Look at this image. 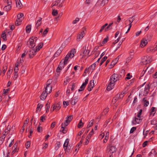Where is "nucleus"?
Returning a JSON list of instances; mask_svg holds the SVG:
<instances>
[{
    "label": "nucleus",
    "instance_id": "nucleus-1",
    "mask_svg": "<svg viewBox=\"0 0 157 157\" xmlns=\"http://www.w3.org/2000/svg\"><path fill=\"white\" fill-rule=\"evenodd\" d=\"M76 52V50L75 49H73L68 53L67 55L65 57V59L63 61V63L64 65L67 64L69 58H72L74 57L75 56L74 55L75 54Z\"/></svg>",
    "mask_w": 157,
    "mask_h": 157
},
{
    "label": "nucleus",
    "instance_id": "nucleus-2",
    "mask_svg": "<svg viewBox=\"0 0 157 157\" xmlns=\"http://www.w3.org/2000/svg\"><path fill=\"white\" fill-rule=\"evenodd\" d=\"M123 75L114 73L111 76L110 78V81H112V82L115 83L116 82L120 79L122 76H123Z\"/></svg>",
    "mask_w": 157,
    "mask_h": 157
},
{
    "label": "nucleus",
    "instance_id": "nucleus-3",
    "mask_svg": "<svg viewBox=\"0 0 157 157\" xmlns=\"http://www.w3.org/2000/svg\"><path fill=\"white\" fill-rule=\"evenodd\" d=\"M150 85L149 84H146L144 90H140L139 93V96L143 95L144 96H146L150 90Z\"/></svg>",
    "mask_w": 157,
    "mask_h": 157
},
{
    "label": "nucleus",
    "instance_id": "nucleus-4",
    "mask_svg": "<svg viewBox=\"0 0 157 157\" xmlns=\"http://www.w3.org/2000/svg\"><path fill=\"white\" fill-rule=\"evenodd\" d=\"M52 82V79H49L47 82L46 87L44 88V90H45V92H47L48 94H49L52 91V87L50 85V83Z\"/></svg>",
    "mask_w": 157,
    "mask_h": 157
},
{
    "label": "nucleus",
    "instance_id": "nucleus-5",
    "mask_svg": "<svg viewBox=\"0 0 157 157\" xmlns=\"http://www.w3.org/2000/svg\"><path fill=\"white\" fill-rule=\"evenodd\" d=\"M116 148L115 146H108L106 149V152L109 154H113L116 151Z\"/></svg>",
    "mask_w": 157,
    "mask_h": 157
},
{
    "label": "nucleus",
    "instance_id": "nucleus-6",
    "mask_svg": "<svg viewBox=\"0 0 157 157\" xmlns=\"http://www.w3.org/2000/svg\"><path fill=\"white\" fill-rule=\"evenodd\" d=\"M151 62V58L148 56L144 57L142 59L141 63L143 64H146Z\"/></svg>",
    "mask_w": 157,
    "mask_h": 157
},
{
    "label": "nucleus",
    "instance_id": "nucleus-7",
    "mask_svg": "<svg viewBox=\"0 0 157 157\" xmlns=\"http://www.w3.org/2000/svg\"><path fill=\"white\" fill-rule=\"evenodd\" d=\"M69 142V139H67L65 141L64 144H63V147L64 148L65 150L67 151L68 153L70 152L71 151L70 149L71 148V147H70L69 148V146H68V144Z\"/></svg>",
    "mask_w": 157,
    "mask_h": 157
},
{
    "label": "nucleus",
    "instance_id": "nucleus-8",
    "mask_svg": "<svg viewBox=\"0 0 157 157\" xmlns=\"http://www.w3.org/2000/svg\"><path fill=\"white\" fill-rule=\"evenodd\" d=\"M64 0H56L52 4V6L53 7L59 5L58 6L59 7H61L63 6L62 3L63 2Z\"/></svg>",
    "mask_w": 157,
    "mask_h": 157
},
{
    "label": "nucleus",
    "instance_id": "nucleus-9",
    "mask_svg": "<svg viewBox=\"0 0 157 157\" xmlns=\"http://www.w3.org/2000/svg\"><path fill=\"white\" fill-rule=\"evenodd\" d=\"M85 35V32L83 30L82 32L79 33L77 36L76 40L78 41H80L83 38Z\"/></svg>",
    "mask_w": 157,
    "mask_h": 157
},
{
    "label": "nucleus",
    "instance_id": "nucleus-10",
    "mask_svg": "<svg viewBox=\"0 0 157 157\" xmlns=\"http://www.w3.org/2000/svg\"><path fill=\"white\" fill-rule=\"evenodd\" d=\"M60 104L59 103H55V104L53 105V107L52 108H52L51 109V111L52 112L54 110H55L56 111H57L59 110L60 108Z\"/></svg>",
    "mask_w": 157,
    "mask_h": 157
},
{
    "label": "nucleus",
    "instance_id": "nucleus-11",
    "mask_svg": "<svg viewBox=\"0 0 157 157\" xmlns=\"http://www.w3.org/2000/svg\"><path fill=\"white\" fill-rule=\"evenodd\" d=\"M142 121L141 118H133L132 122L133 125H136L140 123Z\"/></svg>",
    "mask_w": 157,
    "mask_h": 157
},
{
    "label": "nucleus",
    "instance_id": "nucleus-12",
    "mask_svg": "<svg viewBox=\"0 0 157 157\" xmlns=\"http://www.w3.org/2000/svg\"><path fill=\"white\" fill-rule=\"evenodd\" d=\"M62 60L59 63L58 67L57 68L56 71L57 72H59L60 71L62 70V68H63L64 65H65L63 62Z\"/></svg>",
    "mask_w": 157,
    "mask_h": 157
},
{
    "label": "nucleus",
    "instance_id": "nucleus-13",
    "mask_svg": "<svg viewBox=\"0 0 157 157\" xmlns=\"http://www.w3.org/2000/svg\"><path fill=\"white\" fill-rule=\"evenodd\" d=\"M94 80H92L90 81L88 86V91H91L93 88L94 85Z\"/></svg>",
    "mask_w": 157,
    "mask_h": 157
},
{
    "label": "nucleus",
    "instance_id": "nucleus-14",
    "mask_svg": "<svg viewBox=\"0 0 157 157\" xmlns=\"http://www.w3.org/2000/svg\"><path fill=\"white\" fill-rule=\"evenodd\" d=\"M156 108L152 107L151 108L150 113L149 117H152L154 116L156 111Z\"/></svg>",
    "mask_w": 157,
    "mask_h": 157
},
{
    "label": "nucleus",
    "instance_id": "nucleus-15",
    "mask_svg": "<svg viewBox=\"0 0 157 157\" xmlns=\"http://www.w3.org/2000/svg\"><path fill=\"white\" fill-rule=\"evenodd\" d=\"M33 37H32L29 39L28 42H29V47L31 48H32L34 47L35 46V43H34V40L33 38Z\"/></svg>",
    "mask_w": 157,
    "mask_h": 157
},
{
    "label": "nucleus",
    "instance_id": "nucleus-16",
    "mask_svg": "<svg viewBox=\"0 0 157 157\" xmlns=\"http://www.w3.org/2000/svg\"><path fill=\"white\" fill-rule=\"evenodd\" d=\"M115 85V83L112 82V81H110L107 88V90L109 91L111 90L113 88Z\"/></svg>",
    "mask_w": 157,
    "mask_h": 157
},
{
    "label": "nucleus",
    "instance_id": "nucleus-17",
    "mask_svg": "<svg viewBox=\"0 0 157 157\" xmlns=\"http://www.w3.org/2000/svg\"><path fill=\"white\" fill-rule=\"evenodd\" d=\"M36 52L35 49H32L30 50L29 54V57L30 58H32L36 55Z\"/></svg>",
    "mask_w": 157,
    "mask_h": 157
},
{
    "label": "nucleus",
    "instance_id": "nucleus-18",
    "mask_svg": "<svg viewBox=\"0 0 157 157\" xmlns=\"http://www.w3.org/2000/svg\"><path fill=\"white\" fill-rule=\"evenodd\" d=\"M48 94V93L45 92V90H44L40 96L41 100H44L46 98Z\"/></svg>",
    "mask_w": 157,
    "mask_h": 157
},
{
    "label": "nucleus",
    "instance_id": "nucleus-19",
    "mask_svg": "<svg viewBox=\"0 0 157 157\" xmlns=\"http://www.w3.org/2000/svg\"><path fill=\"white\" fill-rule=\"evenodd\" d=\"M109 0H98V4H100L101 6H104L108 3Z\"/></svg>",
    "mask_w": 157,
    "mask_h": 157
},
{
    "label": "nucleus",
    "instance_id": "nucleus-20",
    "mask_svg": "<svg viewBox=\"0 0 157 157\" xmlns=\"http://www.w3.org/2000/svg\"><path fill=\"white\" fill-rule=\"evenodd\" d=\"M79 98L78 96L75 97L71 101V103L72 105H74L78 101Z\"/></svg>",
    "mask_w": 157,
    "mask_h": 157
},
{
    "label": "nucleus",
    "instance_id": "nucleus-21",
    "mask_svg": "<svg viewBox=\"0 0 157 157\" xmlns=\"http://www.w3.org/2000/svg\"><path fill=\"white\" fill-rule=\"evenodd\" d=\"M147 43V41L146 39H143L141 41L140 46L141 47H143L145 46Z\"/></svg>",
    "mask_w": 157,
    "mask_h": 157
},
{
    "label": "nucleus",
    "instance_id": "nucleus-22",
    "mask_svg": "<svg viewBox=\"0 0 157 157\" xmlns=\"http://www.w3.org/2000/svg\"><path fill=\"white\" fill-rule=\"evenodd\" d=\"M6 4L7 5L4 7V9L5 11H8L11 9L12 3H6Z\"/></svg>",
    "mask_w": 157,
    "mask_h": 157
},
{
    "label": "nucleus",
    "instance_id": "nucleus-23",
    "mask_svg": "<svg viewBox=\"0 0 157 157\" xmlns=\"http://www.w3.org/2000/svg\"><path fill=\"white\" fill-rule=\"evenodd\" d=\"M62 48H60L54 55V57H57L62 52Z\"/></svg>",
    "mask_w": 157,
    "mask_h": 157
},
{
    "label": "nucleus",
    "instance_id": "nucleus-24",
    "mask_svg": "<svg viewBox=\"0 0 157 157\" xmlns=\"http://www.w3.org/2000/svg\"><path fill=\"white\" fill-rule=\"evenodd\" d=\"M157 153L154 149H152L149 153L148 155L150 156H154L156 155Z\"/></svg>",
    "mask_w": 157,
    "mask_h": 157
},
{
    "label": "nucleus",
    "instance_id": "nucleus-25",
    "mask_svg": "<svg viewBox=\"0 0 157 157\" xmlns=\"http://www.w3.org/2000/svg\"><path fill=\"white\" fill-rule=\"evenodd\" d=\"M71 120V118H68L63 123V126L65 127L67 126Z\"/></svg>",
    "mask_w": 157,
    "mask_h": 157
},
{
    "label": "nucleus",
    "instance_id": "nucleus-26",
    "mask_svg": "<svg viewBox=\"0 0 157 157\" xmlns=\"http://www.w3.org/2000/svg\"><path fill=\"white\" fill-rule=\"evenodd\" d=\"M63 123L61 124V129L60 130V131L62 132L63 134H65L67 132V129L66 128H65V127L63 126Z\"/></svg>",
    "mask_w": 157,
    "mask_h": 157
},
{
    "label": "nucleus",
    "instance_id": "nucleus-27",
    "mask_svg": "<svg viewBox=\"0 0 157 157\" xmlns=\"http://www.w3.org/2000/svg\"><path fill=\"white\" fill-rule=\"evenodd\" d=\"M155 49V48L153 47H150L147 48V52L148 53L154 52L156 51Z\"/></svg>",
    "mask_w": 157,
    "mask_h": 157
},
{
    "label": "nucleus",
    "instance_id": "nucleus-28",
    "mask_svg": "<svg viewBox=\"0 0 157 157\" xmlns=\"http://www.w3.org/2000/svg\"><path fill=\"white\" fill-rule=\"evenodd\" d=\"M22 20V19L17 18V19L15 23V25L17 26L19 25H21Z\"/></svg>",
    "mask_w": 157,
    "mask_h": 157
},
{
    "label": "nucleus",
    "instance_id": "nucleus-29",
    "mask_svg": "<svg viewBox=\"0 0 157 157\" xmlns=\"http://www.w3.org/2000/svg\"><path fill=\"white\" fill-rule=\"evenodd\" d=\"M135 16H132L131 17H130L128 20V21L129 22V25H132V23L133 21L135 20Z\"/></svg>",
    "mask_w": 157,
    "mask_h": 157
},
{
    "label": "nucleus",
    "instance_id": "nucleus-30",
    "mask_svg": "<svg viewBox=\"0 0 157 157\" xmlns=\"http://www.w3.org/2000/svg\"><path fill=\"white\" fill-rule=\"evenodd\" d=\"M16 4V6L17 7L20 8L22 6V4L21 3L20 0H15Z\"/></svg>",
    "mask_w": 157,
    "mask_h": 157
},
{
    "label": "nucleus",
    "instance_id": "nucleus-31",
    "mask_svg": "<svg viewBox=\"0 0 157 157\" xmlns=\"http://www.w3.org/2000/svg\"><path fill=\"white\" fill-rule=\"evenodd\" d=\"M142 101L144 102V105L145 106H147L149 105V102L145 98H144L142 99Z\"/></svg>",
    "mask_w": 157,
    "mask_h": 157
},
{
    "label": "nucleus",
    "instance_id": "nucleus-32",
    "mask_svg": "<svg viewBox=\"0 0 157 157\" xmlns=\"http://www.w3.org/2000/svg\"><path fill=\"white\" fill-rule=\"evenodd\" d=\"M42 18L40 17L38 18V19L37 21V22L36 24V25L37 27L40 26L41 24Z\"/></svg>",
    "mask_w": 157,
    "mask_h": 157
},
{
    "label": "nucleus",
    "instance_id": "nucleus-33",
    "mask_svg": "<svg viewBox=\"0 0 157 157\" xmlns=\"http://www.w3.org/2000/svg\"><path fill=\"white\" fill-rule=\"evenodd\" d=\"M113 24V23L110 24L105 29V31L106 32L112 29V25Z\"/></svg>",
    "mask_w": 157,
    "mask_h": 157
},
{
    "label": "nucleus",
    "instance_id": "nucleus-34",
    "mask_svg": "<svg viewBox=\"0 0 157 157\" xmlns=\"http://www.w3.org/2000/svg\"><path fill=\"white\" fill-rule=\"evenodd\" d=\"M6 135L4 134L3 136L0 137V145H1L4 141Z\"/></svg>",
    "mask_w": 157,
    "mask_h": 157
},
{
    "label": "nucleus",
    "instance_id": "nucleus-35",
    "mask_svg": "<svg viewBox=\"0 0 157 157\" xmlns=\"http://www.w3.org/2000/svg\"><path fill=\"white\" fill-rule=\"evenodd\" d=\"M43 44L42 43H40L36 47V52L39 51L40 48L43 47Z\"/></svg>",
    "mask_w": 157,
    "mask_h": 157
},
{
    "label": "nucleus",
    "instance_id": "nucleus-36",
    "mask_svg": "<svg viewBox=\"0 0 157 157\" xmlns=\"http://www.w3.org/2000/svg\"><path fill=\"white\" fill-rule=\"evenodd\" d=\"M84 124V123L82 119H81L79 123L78 124V128H81L83 127Z\"/></svg>",
    "mask_w": 157,
    "mask_h": 157
},
{
    "label": "nucleus",
    "instance_id": "nucleus-37",
    "mask_svg": "<svg viewBox=\"0 0 157 157\" xmlns=\"http://www.w3.org/2000/svg\"><path fill=\"white\" fill-rule=\"evenodd\" d=\"M31 28V25H28L26 26V31L27 33H29L30 32Z\"/></svg>",
    "mask_w": 157,
    "mask_h": 157
},
{
    "label": "nucleus",
    "instance_id": "nucleus-38",
    "mask_svg": "<svg viewBox=\"0 0 157 157\" xmlns=\"http://www.w3.org/2000/svg\"><path fill=\"white\" fill-rule=\"evenodd\" d=\"M43 105H42L39 103L37 105V106L36 108V111L37 112H39L40 111L41 108H42Z\"/></svg>",
    "mask_w": 157,
    "mask_h": 157
},
{
    "label": "nucleus",
    "instance_id": "nucleus-39",
    "mask_svg": "<svg viewBox=\"0 0 157 157\" xmlns=\"http://www.w3.org/2000/svg\"><path fill=\"white\" fill-rule=\"evenodd\" d=\"M97 63V62L94 63L90 67L89 69L92 70H94L95 67Z\"/></svg>",
    "mask_w": 157,
    "mask_h": 157
},
{
    "label": "nucleus",
    "instance_id": "nucleus-40",
    "mask_svg": "<svg viewBox=\"0 0 157 157\" xmlns=\"http://www.w3.org/2000/svg\"><path fill=\"white\" fill-rule=\"evenodd\" d=\"M49 30V29L48 28H47L44 31L42 36H44L46 35V34L48 33V31Z\"/></svg>",
    "mask_w": 157,
    "mask_h": 157
},
{
    "label": "nucleus",
    "instance_id": "nucleus-41",
    "mask_svg": "<svg viewBox=\"0 0 157 157\" xmlns=\"http://www.w3.org/2000/svg\"><path fill=\"white\" fill-rule=\"evenodd\" d=\"M109 110V109L108 108H106L104 109L103 112L102 113V115H103L104 114H106Z\"/></svg>",
    "mask_w": 157,
    "mask_h": 157
},
{
    "label": "nucleus",
    "instance_id": "nucleus-42",
    "mask_svg": "<svg viewBox=\"0 0 157 157\" xmlns=\"http://www.w3.org/2000/svg\"><path fill=\"white\" fill-rule=\"evenodd\" d=\"M1 37L4 40H7L6 35L5 33H2L1 35Z\"/></svg>",
    "mask_w": 157,
    "mask_h": 157
},
{
    "label": "nucleus",
    "instance_id": "nucleus-43",
    "mask_svg": "<svg viewBox=\"0 0 157 157\" xmlns=\"http://www.w3.org/2000/svg\"><path fill=\"white\" fill-rule=\"evenodd\" d=\"M90 52V50H86V47L85 48V49L83 52V54L84 56H86L87 55H88Z\"/></svg>",
    "mask_w": 157,
    "mask_h": 157
},
{
    "label": "nucleus",
    "instance_id": "nucleus-44",
    "mask_svg": "<svg viewBox=\"0 0 157 157\" xmlns=\"http://www.w3.org/2000/svg\"><path fill=\"white\" fill-rule=\"evenodd\" d=\"M94 122V120H92L91 121H90L88 124L87 126V128H89L90 127H91L93 125V123Z\"/></svg>",
    "mask_w": 157,
    "mask_h": 157
},
{
    "label": "nucleus",
    "instance_id": "nucleus-45",
    "mask_svg": "<svg viewBox=\"0 0 157 157\" xmlns=\"http://www.w3.org/2000/svg\"><path fill=\"white\" fill-rule=\"evenodd\" d=\"M107 59V57L106 56H104L103 58H102L101 60V63H100V66L102 65V63L105 61Z\"/></svg>",
    "mask_w": 157,
    "mask_h": 157
},
{
    "label": "nucleus",
    "instance_id": "nucleus-46",
    "mask_svg": "<svg viewBox=\"0 0 157 157\" xmlns=\"http://www.w3.org/2000/svg\"><path fill=\"white\" fill-rule=\"evenodd\" d=\"M10 90V89L9 88L6 90L4 89L3 92V95L4 94V95L5 96Z\"/></svg>",
    "mask_w": 157,
    "mask_h": 157
},
{
    "label": "nucleus",
    "instance_id": "nucleus-47",
    "mask_svg": "<svg viewBox=\"0 0 157 157\" xmlns=\"http://www.w3.org/2000/svg\"><path fill=\"white\" fill-rule=\"evenodd\" d=\"M126 76L127 77L125 78V80L129 79L132 77V75H131L130 73H128Z\"/></svg>",
    "mask_w": 157,
    "mask_h": 157
},
{
    "label": "nucleus",
    "instance_id": "nucleus-48",
    "mask_svg": "<svg viewBox=\"0 0 157 157\" xmlns=\"http://www.w3.org/2000/svg\"><path fill=\"white\" fill-rule=\"evenodd\" d=\"M133 58L132 56H129L126 59V63H128Z\"/></svg>",
    "mask_w": 157,
    "mask_h": 157
},
{
    "label": "nucleus",
    "instance_id": "nucleus-49",
    "mask_svg": "<svg viewBox=\"0 0 157 157\" xmlns=\"http://www.w3.org/2000/svg\"><path fill=\"white\" fill-rule=\"evenodd\" d=\"M56 145L55 148L57 150L60 146V143L59 142H57L56 143Z\"/></svg>",
    "mask_w": 157,
    "mask_h": 157
},
{
    "label": "nucleus",
    "instance_id": "nucleus-50",
    "mask_svg": "<svg viewBox=\"0 0 157 157\" xmlns=\"http://www.w3.org/2000/svg\"><path fill=\"white\" fill-rule=\"evenodd\" d=\"M151 124H156L157 123L156 119L155 118H153V119L151 121Z\"/></svg>",
    "mask_w": 157,
    "mask_h": 157
},
{
    "label": "nucleus",
    "instance_id": "nucleus-51",
    "mask_svg": "<svg viewBox=\"0 0 157 157\" xmlns=\"http://www.w3.org/2000/svg\"><path fill=\"white\" fill-rule=\"evenodd\" d=\"M52 14L53 15L56 16L58 14V12L56 10H55L54 9H52Z\"/></svg>",
    "mask_w": 157,
    "mask_h": 157
},
{
    "label": "nucleus",
    "instance_id": "nucleus-52",
    "mask_svg": "<svg viewBox=\"0 0 157 157\" xmlns=\"http://www.w3.org/2000/svg\"><path fill=\"white\" fill-rule=\"evenodd\" d=\"M88 79L87 78L85 80V82H84L82 84V85L83 86H85V87H86L87 84L88 83Z\"/></svg>",
    "mask_w": 157,
    "mask_h": 157
},
{
    "label": "nucleus",
    "instance_id": "nucleus-53",
    "mask_svg": "<svg viewBox=\"0 0 157 157\" xmlns=\"http://www.w3.org/2000/svg\"><path fill=\"white\" fill-rule=\"evenodd\" d=\"M88 79L87 78L85 80V82H84L82 84V85L83 86H85V87H86L87 84L88 83Z\"/></svg>",
    "mask_w": 157,
    "mask_h": 157
},
{
    "label": "nucleus",
    "instance_id": "nucleus-54",
    "mask_svg": "<svg viewBox=\"0 0 157 157\" xmlns=\"http://www.w3.org/2000/svg\"><path fill=\"white\" fill-rule=\"evenodd\" d=\"M142 109H140L138 112L137 115V117L138 118H140V116L142 114Z\"/></svg>",
    "mask_w": 157,
    "mask_h": 157
},
{
    "label": "nucleus",
    "instance_id": "nucleus-55",
    "mask_svg": "<svg viewBox=\"0 0 157 157\" xmlns=\"http://www.w3.org/2000/svg\"><path fill=\"white\" fill-rule=\"evenodd\" d=\"M79 19L77 17L72 22V23L73 24H76L77 23V22L79 21Z\"/></svg>",
    "mask_w": 157,
    "mask_h": 157
},
{
    "label": "nucleus",
    "instance_id": "nucleus-56",
    "mask_svg": "<svg viewBox=\"0 0 157 157\" xmlns=\"http://www.w3.org/2000/svg\"><path fill=\"white\" fill-rule=\"evenodd\" d=\"M136 127H132L131 129V130L130 132V133H132L136 129Z\"/></svg>",
    "mask_w": 157,
    "mask_h": 157
},
{
    "label": "nucleus",
    "instance_id": "nucleus-57",
    "mask_svg": "<svg viewBox=\"0 0 157 157\" xmlns=\"http://www.w3.org/2000/svg\"><path fill=\"white\" fill-rule=\"evenodd\" d=\"M26 147L27 148H28L30 145V141H28L25 144Z\"/></svg>",
    "mask_w": 157,
    "mask_h": 157
},
{
    "label": "nucleus",
    "instance_id": "nucleus-58",
    "mask_svg": "<svg viewBox=\"0 0 157 157\" xmlns=\"http://www.w3.org/2000/svg\"><path fill=\"white\" fill-rule=\"evenodd\" d=\"M108 40V37L105 38L102 42V44H104L106 43Z\"/></svg>",
    "mask_w": 157,
    "mask_h": 157
},
{
    "label": "nucleus",
    "instance_id": "nucleus-59",
    "mask_svg": "<svg viewBox=\"0 0 157 157\" xmlns=\"http://www.w3.org/2000/svg\"><path fill=\"white\" fill-rule=\"evenodd\" d=\"M24 16V14L23 13H21L18 14L17 15V18L21 19L22 17Z\"/></svg>",
    "mask_w": 157,
    "mask_h": 157
},
{
    "label": "nucleus",
    "instance_id": "nucleus-60",
    "mask_svg": "<svg viewBox=\"0 0 157 157\" xmlns=\"http://www.w3.org/2000/svg\"><path fill=\"white\" fill-rule=\"evenodd\" d=\"M14 76L13 77V79L15 80L18 77V73L14 72Z\"/></svg>",
    "mask_w": 157,
    "mask_h": 157
},
{
    "label": "nucleus",
    "instance_id": "nucleus-61",
    "mask_svg": "<svg viewBox=\"0 0 157 157\" xmlns=\"http://www.w3.org/2000/svg\"><path fill=\"white\" fill-rule=\"evenodd\" d=\"M85 87V86H83L82 85L80 87V89H79L78 90V91L79 92H80L83 90Z\"/></svg>",
    "mask_w": 157,
    "mask_h": 157
},
{
    "label": "nucleus",
    "instance_id": "nucleus-62",
    "mask_svg": "<svg viewBox=\"0 0 157 157\" xmlns=\"http://www.w3.org/2000/svg\"><path fill=\"white\" fill-rule=\"evenodd\" d=\"M7 69V67L6 66L3 67L2 72L4 74H5Z\"/></svg>",
    "mask_w": 157,
    "mask_h": 157
},
{
    "label": "nucleus",
    "instance_id": "nucleus-63",
    "mask_svg": "<svg viewBox=\"0 0 157 157\" xmlns=\"http://www.w3.org/2000/svg\"><path fill=\"white\" fill-rule=\"evenodd\" d=\"M50 103L48 102V103L46 104V109H47V110L49 109L50 108V105H49Z\"/></svg>",
    "mask_w": 157,
    "mask_h": 157
},
{
    "label": "nucleus",
    "instance_id": "nucleus-64",
    "mask_svg": "<svg viewBox=\"0 0 157 157\" xmlns=\"http://www.w3.org/2000/svg\"><path fill=\"white\" fill-rule=\"evenodd\" d=\"M63 105L66 107L69 105V103L67 101H64L63 102Z\"/></svg>",
    "mask_w": 157,
    "mask_h": 157
}]
</instances>
